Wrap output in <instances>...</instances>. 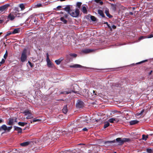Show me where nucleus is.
<instances>
[{"label":"nucleus","instance_id":"nucleus-42","mask_svg":"<svg viewBox=\"0 0 153 153\" xmlns=\"http://www.w3.org/2000/svg\"><path fill=\"white\" fill-rule=\"evenodd\" d=\"M147 36V38H150L153 37V34H151Z\"/></svg>","mask_w":153,"mask_h":153},{"label":"nucleus","instance_id":"nucleus-9","mask_svg":"<svg viewBox=\"0 0 153 153\" xmlns=\"http://www.w3.org/2000/svg\"><path fill=\"white\" fill-rule=\"evenodd\" d=\"M8 122H7V124L9 126H12L14 124V118H10L8 119Z\"/></svg>","mask_w":153,"mask_h":153},{"label":"nucleus","instance_id":"nucleus-34","mask_svg":"<svg viewBox=\"0 0 153 153\" xmlns=\"http://www.w3.org/2000/svg\"><path fill=\"white\" fill-rule=\"evenodd\" d=\"M146 151L148 153H152L153 152V150L151 149H147Z\"/></svg>","mask_w":153,"mask_h":153},{"label":"nucleus","instance_id":"nucleus-47","mask_svg":"<svg viewBox=\"0 0 153 153\" xmlns=\"http://www.w3.org/2000/svg\"><path fill=\"white\" fill-rule=\"evenodd\" d=\"M28 63L31 67H33V65L31 62L29 61Z\"/></svg>","mask_w":153,"mask_h":153},{"label":"nucleus","instance_id":"nucleus-33","mask_svg":"<svg viewBox=\"0 0 153 153\" xmlns=\"http://www.w3.org/2000/svg\"><path fill=\"white\" fill-rule=\"evenodd\" d=\"M114 118H110L109 119L108 121L111 123H114Z\"/></svg>","mask_w":153,"mask_h":153},{"label":"nucleus","instance_id":"nucleus-37","mask_svg":"<svg viewBox=\"0 0 153 153\" xmlns=\"http://www.w3.org/2000/svg\"><path fill=\"white\" fill-rule=\"evenodd\" d=\"M28 115L26 117V119H30L33 118V117L32 116L31 114Z\"/></svg>","mask_w":153,"mask_h":153},{"label":"nucleus","instance_id":"nucleus-62","mask_svg":"<svg viewBox=\"0 0 153 153\" xmlns=\"http://www.w3.org/2000/svg\"><path fill=\"white\" fill-rule=\"evenodd\" d=\"M40 18L41 19H43V17L42 16V15H41L40 16Z\"/></svg>","mask_w":153,"mask_h":153},{"label":"nucleus","instance_id":"nucleus-20","mask_svg":"<svg viewBox=\"0 0 153 153\" xmlns=\"http://www.w3.org/2000/svg\"><path fill=\"white\" fill-rule=\"evenodd\" d=\"M112 86L116 87H122L121 85L118 83H113Z\"/></svg>","mask_w":153,"mask_h":153},{"label":"nucleus","instance_id":"nucleus-54","mask_svg":"<svg viewBox=\"0 0 153 153\" xmlns=\"http://www.w3.org/2000/svg\"><path fill=\"white\" fill-rule=\"evenodd\" d=\"M37 6L38 7H40L42 6V4H37Z\"/></svg>","mask_w":153,"mask_h":153},{"label":"nucleus","instance_id":"nucleus-3","mask_svg":"<svg viewBox=\"0 0 153 153\" xmlns=\"http://www.w3.org/2000/svg\"><path fill=\"white\" fill-rule=\"evenodd\" d=\"M27 50L25 49L23 50L21 54L20 58V60L21 62H25L27 59V56L26 54Z\"/></svg>","mask_w":153,"mask_h":153},{"label":"nucleus","instance_id":"nucleus-41","mask_svg":"<svg viewBox=\"0 0 153 153\" xmlns=\"http://www.w3.org/2000/svg\"><path fill=\"white\" fill-rule=\"evenodd\" d=\"M82 4V3L80 2H78L77 3L76 5L77 7H80L81 5Z\"/></svg>","mask_w":153,"mask_h":153},{"label":"nucleus","instance_id":"nucleus-14","mask_svg":"<svg viewBox=\"0 0 153 153\" xmlns=\"http://www.w3.org/2000/svg\"><path fill=\"white\" fill-rule=\"evenodd\" d=\"M30 142L27 141L21 143H20V145L22 146H26L30 144Z\"/></svg>","mask_w":153,"mask_h":153},{"label":"nucleus","instance_id":"nucleus-51","mask_svg":"<svg viewBox=\"0 0 153 153\" xmlns=\"http://www.w3.org/2000/svg\"><path fill=\"white\" fill-rule=\"evenodd\" d=\"M82 130L84 131H87L88 129L86 128H85L82 129Z\"/></svg>","mask_w":153,"mask_h":153},{"label":"nucleus","instance_id":"nucleus-36","mask_svg":"<svg viewBox=\"0 0 153 153\" xmlns=\"http://www.w3.org/2000/svg\"><path fill=\"white\" fill-rule=\"evenodd\" d=\"M146 38H147V36H141L139 38L138 40L140 41L141 39Z\"/></svg>","mask_w":153,"mask_h":153},{"label":"nucleus","instance_id":"nucleus-45","mask_svg":"<svg viewBox=\"0 0 153 153\" xmlns=\"http://www.w3.org/2000/svg\"><path fill=\"white\" fill-rule=\"evenodd\" d=\"M12 34V33L9 32H7V33L6 35V36H9L10 35Z\"/></svg>","mask_w":153,"mask_h":153},{"label":"nucleus","instance_id":"nucleus-35","mask_svg":"<svg viewBox=\"0 0 153 153\" xmlns=\"http://www.w3.org/2000/svg\"><path fill=\"white\" fill-rule=\"evenodd\" d=\"M41 120L39 119H33V120L31 121V123H32V122H36L40 121Z\"/></svg>","mask_w":153,"mask_h":153},{"label":"nucleus","instance_id":"nucleus-18","mask_svg":"<svg viewBox=\"0 0 153 153\" xmlns=\"http://www.w3.org/2000/svg\"><path fill=\"white\" fill-rule=\"evenodd\" d=\"M105 13L106 16L109 18H111L112 17V16L109 13V11L108 9L105 10Z\"/></svg>","mask_w":153,"mask_h":153},{"label":"nucleus","instance_id":"nucleus-59","mask_svg":"<svg viewBox=\"0 0 153 153\" xmlns=\"http://www.w3.org/2000/svg\"><path fill=\"white\" fill-rule=\"evenodd\" d=\"M15 10H16V11L17 12H19V10H18V8H15Z\"/></svg>","mask_w":153,"mask_h":153},{"label":"nucleus","instance_id":"nucleus-31","mask_svg":"<svg viewBox=\"0 0 153 153\" xmlns=\"http://www.w3.org/2000/svg\"><path fill=\"white\" fill-rule=\"evenodd\" d=\"M69 54H70V55L72 57L74 58H76L77 56V55L75 53H71Z\"/></svg>","mask_w":153,"mask_h":153},{"label":"nucleus","instance_id":"nucleus-15","mask_svg":"<svg viewBox=\"0 0 153 153\" xmlns=\"http://www.w3.org/2000/svg\"><path fill=\"white\" fill-rule=\"evenodd\" d=\"M29 19H31L30 22H33V23H35L37 21V20L36 19L35 17H32V16H30Z\"/></svg>","mask_w":153,"mask_h":153},{"label":"nucleus","instance_id":"nucleus-40","mask_svg":"<svg viewBox=\"0 0 153 153\" xmlns=\"http://www.w3.org/2000/svg\"><path fill=\"white\" fill-rule=\"evenodd\" d=\"M148 61V60H143V61H142L141 62H137V63L136 64V65H138V64H140L141 63H143L144 62H147Z\"/></svg>","mask_w":153,"mask_h":153},{"label":"nucleus","instance_id":"nucleus-30","mask_svg":"<svg viewBox=\"0 0 153 153\" xmlns=\"http://www.w3.org/2000/svg\"><path fill=\"white\" fill-rule=\"evenodd\" d=\"M90 18L91 20L94 22H95L96 20V18L94 16H90Z\"/></svg>","mask_w":153,"mask_h":153},{"label":"nucleus","instance_id":"nucleus-39","mask_svg":"<svg viewBox=\"0 0 153 153\" xmlns=\"http://www.w3.org/2000/svg\"><path fill=\"white\" fill-rule=\"evenodd\" d=\"M7 55H8L7 51H6L5 54H4V58L5 59H6V58L7 57Z\"/></svg>","mask_w":153,"mask_h":153},{"label":"nucleus","instance_id":"nucleus-22","mask_svg":"<svg viewBox=\"0 0 153 153\" xmlns=\"http://www.w3.org/2000/svg\"><path fill=\"white\" fill-rule=\"evenodd\" d=\"M20 32V29L19 28L15 29L12 32L13 34H14L19 33Z\"/></svg>","mask_w":153,"mask_h":153},{"label":"nucleus","instance_id":"nucleus-17","mask_svg":"<svg viewBox=\"0 0 153 153\" xmlns=\"http://www.w3.org/2000/svg\"><path fill=\"white\" fill-rule=\"evenodd\" d=\"M22 113L24 114H25V115L32 114L30 111L28 109L25 110Z\"/></svg>","mask_w":153,"mask_h":153},{"label":"nucleus","instance_id":"nucleus-55","mask_svg":"<svg viewBox=\"0 0 153 153\" xmlns=\"http://www.w3.org/2000/svg\"><path fill=\"white\" fill-rule=\"evenodd\" d=\"M4 21V19H0V24L2 23Z\"/></svg>","mask_w":153,"mask_h":153},{"label":"nucleus","instance_id":"nucleus-29","mask_svg":"<svg viewBox=\"0 0 153 153\" xmlns=\"http://www.w3.org/2000/svg\"><path fill=\"white\" fill-rule=\"evenodd\" d=\"M82 52L85 53H88L91 52V50L88 49H85L83 50Z\"/></svg>","mask_w":153,"mask_h":153},{"label":"nucleus","instance_id":"nucleus-21","mask_svg":"<svg viewBox=\"0 0 153 153\" xmlns=\"http://www.w3.org/2000/svg\"><path fill=\"white\" fill-rule=\"evenodd\" d=\"M63 113L65 114H66L67 113L68 111V109H67V105H65L63 108Z\"/></svg>","mask_w":153,"mask_h":153},{"label":"nucleus","instance_id":"nucleus-46","mask_svg":"<svg viewBox=\"0 0 153 153\" xmlns=\"http://www.w3.org/2000/svg\"><path fill=\"white\" fill-rule=\"evenodd\" d=\"M71 91H65L64 92V93L65 94H70V93H71Z\"/></svg>","mask_w":153,"mask_h":153},{"label":"nucleus","instance_id":"nucleus-23","mask_svg":"<svg viewBox=\"0 0 153 153\" xmlns=\"http://www.w3.org/2000/svg\"><path fill=\"white\" fill-rule=\"evenodd\" d=\"M18 124L20 126H24L25 125H26L27 124V123L26 122H19L18 123Z\"/></svg>","mask_w":153,"mask_h":153},{"label":"nucleus","instance_id":"nucleus-50","mask_svg":"<svg viewBox=\"0 0 153 153\" xmlns=\"http://www.w3.org/2000/svg\"><path fill=\"white\" fill-rule=\"evenodd\" d=\"M144 110H142L138 114V115H141L143 113V112H144Z\"/></svg>","mask_w":153,"mask_h":153},{"label":"nucleus","instance_id":"nucleus-10","mask_svg":"<svg viewBox=\"0 0 153 153\" xmlns=\"http://www.w3.org/2000/svg\"><path fill=\"white\" fill-rule=\"evenodd\" d=\"M64 10L68 13H69L72 10L71 9L70 5H67L64 8Z\"/></svg>","mask_w":153,"mask_h":153},{"label":"nucleus","instance_id":"nucleus-27","mask_svg":"<svg viewBox=\"0 0 153 153\" xmlns=\"http://www.w3.org/2000/svg\"><path fill=\"white\" fill-rule=\"evenodd\" d=\"M110 125V123L109 122H106L105 123V124L104 125L103 128H105L107 127H108Z\"/></svg>","mask_w":153,"mask_h":153},{"label":"nucleus","instance_id":"nucleus-63","mask_svg":"<svg viewBox=\"0 0 153 153\" xmlns=\"http://www.w3.org/2000/svg\"><path fill=\"white\" fill-rule=\"evenodd\" d=\"M99 2L100 3V4L101 5H102L103 4V3L102 1H100Z\"/></svg>","mask_w":153,"mask_h":153},{"label":"nucleus","instance_id":"nucleus-38","mask_svg":"<svg viewBox=\"0 0 153 153\" xmlns=\"http://www.w3.org/2000/svg\"><path fill=\"white\" fill-rule=\"evenodd\" d=\"M148 138V137L147 136H146L144 134L143 135H142V139L143 140H146L147 138Z\"/></svg>","mask_w":153,"mask_h":153},{"label":"nucleus","instance_id":"nucleus-8","mask_svg":"<svg viewBox=\"0 0 153 153\" xmlns=\"http://www.w3.org/2000/svg\"><path fill=\"white\" fill-rule=\"evenodd\" d=\"M13 128H14V131H17L18 134L22 133V129L20 127L16 126H14Z\"/></svg>","mask_w":153,"mask_h":153},{"label":"nucleus","instance_id":"nucleus-60","mask_svg":"<svg viewBox=\"0 0 153 153\" xmlns=\"http://www.w3.org/2000/svg\"><path fill=\"white\" fill-rule=\"evenodd\" d=\"M71 92H73L74 93H77V91H74L73 90H72L71 91Z\"/></svg>","mask_w":153,"mask_h":153},{"label":"nucleus","instance_id":"nucleus-53","mask_svg":"<svg viewBox=\"0 0 153 153\" xmlns=\"http://www.w3.org/2000/svg\"><path fill=\"white\" fill-rule=\"evenodd\" d=\"M112 27L113 29H115L116 28V26L115 25H113L112 26Z\"/></svg>","mask_w":153,"mask_h":153},{"label":"nucleus","instance_id":"nucleus-11","mask_svg":"<svg viewBox=\"0 0 153 153\" xmlns=\"http://www.w3.org/2000/svg\"><path fill=\"white\" fill-rule=\"evenodd\" d=\"M82 66L80 65L76 64L73 65H70L69 66V67L71 68H81L82 67Z\"/></svg>","mask_w":153,"mask_h":153},{"label":"nucleus","instance_id":"nucleus-43","mask_svg":"<svg viewBox=\"0 0 153 153\" xmlns=\"http://www.w3.org/2000/svg\"><path fill=\"white\" fill-rule=\"evenodd\" d=\"M114 121H115L116 123H118L119 121V120L117 118H114Z\"/></svg>","mask_w":153,"mask_h":153},{"label":"nucleus","instance_id":"nucleus-49","mask_svg":"<svg viewBox=\"0 0 153 153\" xmlns=\"http://www.w3.org/2000/svg\"><path fill=\"white\" fill-rule=\"evenodd\" d=\"M14 119V122L17 123V118L16 117L13 118Z\"/></svg>","mask_w":153,"mask_h":153},{"label":"nucleus","instance_id":"nucleus-25","mask_svg":"<svg viewBox=\"0 0 153 153\" xmlns=\"http://www.w3.org/2000/svg\"><path fill=\"white\" fill-rule=\"evenodd\" d=\"M63 59H61V58H60V59L56 60L55 61V62L57 65H59L60 64L61 62Z\"/></svg>","mask_w":153,"mask_h":153},{"label":"nucleus","instance_id":"nucleus-57","mask_svg":"<svg viewBox=\"0 0 153 153\" xmlns=\"http://www.w3.org/2000/svg\"><path fill=\"white\" fill-rule=\"evenodd\" d=\"M3 122L4 120L2 119L1 118L0 119V123Z\"/></svg>","mask_w":153,"mask_h":153},{"label":"nucleus","instance_id":"nucleus-26","mask_svg":"<svg viewBox=\"0 0 153 153\" xmlns=\"http://www.w3.org/2000/svg\"><path fill=\"white\" fill-rule=\"evenodd\" d=\"M70 56V54L69 55H66V60L68 62L70 61L71 59Z\"/></svg>","mask_w":153,"mask_h":153},{"label":"nucleus","instance_id":"nucleus-61","mask_svg":"<svg viewBox=\"0 0 153 153\" xmlns=\"http://www.w3.org/2000/svg\"><path fill=\"white\" fill-rule=\"evenodd\" d=\"M129 14L131 15H133V13L132 12H130L129 13Z\"/></svg>","mask_w":153,"mask_h":153},{"label":"nucleus","instance_id":"nucleus-12","mask_svg":"<svg viewBox=\"0 0 153 153\" xmlns=\"http://www.w3.org/2000/svg\"><path fill=\"white\" fill-rule=\"evenodd\" d=\"M97 12L103 18H105V16L104 14L103 11L101 10H98Z\"/></svg>","mask_w":153,"mask_h":153},{"label":"nucleus","instance_id":"nucleus-16","mask_svg":"<svg viewBox=\"0 0 153 153\" xmlns=\"http://www.w3.org/2000/svg\"><path fill=\"white\" fill-rule=\"evenodd\" d=\"M139 122V121L137 120H133L129 122L130 125H132L137 124Z\"/></svg>","mask_w":153,"mask_h":153},{"label":"nucleus","instance_id":"nucleus-44","mask_svg":"<svg viewBox=\"0 0 153 153\" xmlns=\"http://www.w3.org/2000/svg\"><path fill=\"white\" fill-rule=\"evenodd\" d=\"M5 61V60L4 59H2L1 60V61L0 62V64H2L4 63Z\"/></svg>","mask_w":153,"mask_h":153},{"label":"nucleus","instance_id":"nucleus-24","mask_svg":"<svg viewBox=\"0 0 153 153\" xmlns=\"http://www.w3.org/2000/svg\"><path fill=\"white\" fill-rule=\"evenodd\" d=\"M60 20L63 22L64 24H66L67 23V21L64 19V17H61L60 18Z\"/></svg>","mask_w":153,"mask_h":153},{"label":"nucleus","instance_id":"nucleus-6","mask_svg":"<svg viewBox=\"0 0 153 153\" xmlns=\"http://www.w3.org/2000/svg\"><path fill=\"white\" fill-rule=\"evenodd\" d=\"M46 61L47 62L48 66L49 67H52L53 64H52L49 59V55L48 53H46Z\"/></svg>","mask_w":153,"mask_h":153},{"label":"nucleus","instance_id":"nucleus-32","mask_svg":"<svg viewBox=\"0 0 153 153\" xmlns=\"http://www.w3.org/2000/svg\"><path fill=\"white\" fill-rule=\"evenodd\" d=\"M19 7L22 10H23L25 9V6L23 4H20Z\"/></svg>","mask_w":153,"mask_h":153},{"label":"nucleus","instance_id":"nucleus-5","mask_svg":"<svg viewBox=\"0 0 153 153\" xmlns=\"http://www.w3.org/2000/svg\"><path fill=\"white\" fill-rule=\"evenodd\" d=\"M9 6L10 4H7L0 7V13H4Z\"/></svg>","mask_w":153,"mask_h":153},{"label":"nucleus","instance_id":"nucleus-52","mask_svg":"<svg viewBox=\"0 0 153 153\" xmlns=\"http://www.w3.org/2000/svg\"><path fill=\"white\" fill-rule=\"evenodd\" d=\"M107 26H108V28L110 29V30L111 31L112 30V28L111 27V26H110L109 25H107Z\"/></svg>","mask_w":153,"mask_h":153},{"label":"nucleus","instance_id":"nucleus-13","mask_svg":"<svg viewBox=\"0 0 153 153\" xmlns=\"http://www.w3.org/2000/svg\"><path fill=\"white\" fill-rule=\"evenodd\" d=\"M8 19H10L11 20H13L15 18V16L11 12L9 14L8 16Z\"/></svg>","mask_w":153,"mask_h":153},{"label":"nucleus","instance_id":"nucleus-7","mask_svg":"<svg viewBox=\"0 0 153 153\" xmlns=\"http://www.w3.org/2000/svg\"><path fill=\"white\" fill-rule=\"evenodd\" d=\"M83 102L79 100L76 104L77 108H82L83 106Z\"/></svg>","mask_w":153,"mask_h":153},{"label":"nucleus","instance_id":"nucleus-19","mask_svg":"<svg viewBox=\"0 0 153 153\" xmlns=\"http://www.w3.org/2000/svg\"><path fill=\"white\" fill-rule=\"evenodd\" d=\"M11 13H13V14L14 15L15 17H19L20 14V13H18L17 11L12 12H11Z\"/></svg>","mask_w":153,"mask_h":153},{"label":"nucleus","instance_id":"nucleus-48","mask_svg":"<svg viewBox=\"0 0 153 153\" xmlns=\"http://www.w3.org/2000/svg\"><path fill=\"white\" fill-rule=\"evenodd\" d=\"M68 17V15L66 14H64V16H63L62 17H64V18H67Z\"/></svg>","mask_w":153,"mask_h":153},{"label":"nucleus","instance_id":"nucleus-1","mask_svg":"<svg viewBox=\"0 0 153 153\" xmlns=\"http://www.w3.org/2000/svg\"><path fill=\"white\" fill-rule=\"evenodd\" d=\"M130 141L129 138H123L119 137L112 141H105L104 143V144L108 145L110 143H114L117 142L118 145H122L125 142H128Z\"/></svg>","mask_w":153,"mask_h":153},{"label":"nucleus","instance_id":"nucleus-58","mask_svg":"<svg viewBox=\"0 0 153 153\" xmlns=\"http://www.w3.org/2000/svg\"><path fill=\"white\" fill-rule=\"evenodd\" d=\"M101 0H95V1L97 3H98Z\"/></svg>","mask_w":153,"mask_h":153},{"label":"nucleus","instance_id":"nucleus-64","mask_svg":"<svg viewBox=\"0 0 153 153\" xmlns=\"http://www.w3.org/2000/svg\"><path fill=\"white\" fill-rule=\"evenodd\" d=\"M152 72V71H151L149 73V75H151Z\"/></svg>","mask_w":153,"mask_h":153},{"label":"nucleus","instance_id":"nucleus-28","mask_svg":"<svg viewBox=\"0 0 153 153\" xmlns=\"http://www.w3.org/2000/svg\"><path fill=\"white\" fill-rule=\"evenodd\" d=\"M82 12L83 13H87V10L86 7L85 6H83L82 8Z\"/></svg>","mask_w":153,"mask_h":153},{"label":"nucleus","instance_id":"nucleus-56","mask_svg":"<svg viewBox=\"0 0 153 153\" xmlns=\"http://www.w3.org/2000/svg\"><path fill=\"white\" fill-rule=\"evenodd\" d=\"M62 8V6H57L56 7V8L57 9H60Z\"/></svg>","mask_w":153,"mask_h":153},{"label":"nucleus","instance_id":"nucleus-2","mask_svg":"<svg viewBox=\"0 0 153 153\" xmlns=\"http://www.w3.org/2000/svg\"><path fill=\"white\" fill-rule=\"evenodd\" d=\"M12 128V126L7 127L5 125L3 124L0 126V131H1L2 130L4 131V132L2 133L1 134H2L6 132H10Z\"/></svg>","mask_w":153,"mask_h":153},{"label":"nucleus","instance_id":"nucleus-4","mask_svg":"<svg viewBox=\"0 0 153 153\" xmlns=\"http://www.w3.org/2000/svg\"><path fill=\"white\" fill-rule=\"evenodd\" d=\"M79 13V10L78 9H76L75 10H72L69 14L73 17H76L78 16Z\"/></svg>","mask_w":153,"mask_h":153}]
</instances>
